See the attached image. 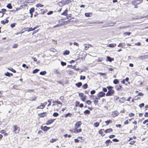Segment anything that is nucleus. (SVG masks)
<instances>
[{
    "instance_id": "nucleus-1",
    "label": "nucleus",
    "mask_w": 148,
    "mask_h": 148,
    "mask_svg": "<svg viewBox=\"0 0 148 148\" xmlns=\"http://www.w3.org/2000/svg\"><path fill=\"white\" fill-rule=\"evenodd\" d=\"M82 124L81 121L77 122L75 125V128L73 130H70V131L72 133H78L82 132V130L81 128L77 129L80 127Z\"/></svg>"
},
{
    "instance_id": "nucleus-2",
    "label": "nucleus",
    "mask_w": 148,
    "mask_h": 148,
    "mask_svg": "<svg viewBox=\"0 0 148 148\" xmlns=\"http://www.w3.org/2000/svg\"><path fill=\"white\" fill-rule=\"evenodd\" d=\"M108 89V91L106 93V95L107 96H111L114 93V91L113 89V87L109 86L107 87Z\"/></svg>"
},
{
    "instance_id": "nucleus-3",
    "label": "nucleus",
    "mask_w": 148,
    "mask_h": 148,
    "mask_svg": "<svg viewBox=\"0 0 148 148\" xmlns=\"http://www.w3.org/2000/svg\"><path fill=\"white\" fill-rule=\"evenodd\" d=\"M13 132L15 134L18 133L20 131V128L16 125H14L12 127Z\"/></svg>"
},
{
    "instance_id": "nucleus-4",
    "label": "nucleus",
    "mask_w": 148,
    "mask_h": 148,
    "mask_svg": "<svg viewBox=\"0 0 148 148\" xmlns=\"http://www.w3.org/2000/svg\"><path fill=\"white\" fill-rule=\"evenodd\" d=\"M101 97L102 92H101L97 95V97H96L94 101V103L95 104H97L98 102V100Z\"/></svg>"
},
{
    "instance_id": "nucleus-5",
    "label": "nucleus",
    "mask_w": 148,
    "mask_h": 148,
    "mask_svg": "<svg viewBox=\"0 0 148 148\" xmlns=\"http://www.w3.org/2000/svg\"><path fill=\"white\" fill-rule=\"evenodd\" d=\"M67 21H64L62 19L60 20L59 21V22H62V23L60 24H57V25H55L53 27L55 28L56 27H60V26L62 25L66 24L67 23Z\"/></svg>"
},
{
    "instance_id": "nucleus-6",
    "label": "nucleus",
    "mask_w": 148,
    "mask_h": 148,
    "mask_svg": "<svg viewBox=\"0 0 148 148\" xmlns=\"http://www.w3.org/2000/svg\"><path fill=\"white\" fill-rule=\"evenodd\" d=\"M47 102H46L43 103H41L40 106L37 107V109H43L45 107V106L47 104Z\"/></svg>"
},
{
    "instance_id": "nucleus-7",
    "label": "nucleus",
    "mask_w": 148,
    "mask_h": 148,
    "mask_svg": "<svg viewBox=\"0 0 148 148\" xmlns=\"http://www.w3.org/2000/svg\"><path fill=\"white\" fill-rule=\"evenodd\" d=\"M79 96L81 97V99L83 101H85L86 99V95H84V93H80L79 94Z\"/></svg>"
},
{
    "instance_id": "nucleus-8",
    "label": "nucleus",
    "mask_w": 148,
    "mask_h": 148,
    "mask_svg": "<svg viewBox=\"0 0 148 148\" xmlns=\"http://www.w3.org/2000/svg\"><path fill=\"white\" fill-rule=\"evenodd\" d=\"M55 120V119H51L48 120L46 122V124L47 125L51 124L53 123Z\"/></svg>"
},
{
    "instance_id": "nucleus-9",
    "label": "nucleus",
    "mask_w": 148,
    "mask_h": 148,
    "mask_svg": "<svg viewBox=\"0 0 148 148\" xmlns=\"http://www.w3.org/2000/svg\"><path fill=\"white\" fill-rule=\"evenodd\" d=\"M50 128V127H47L46 126H45L44 127L43 126H41V129L44 131H46L48 130Z\"/></svg>"
},
{
    "instance_id": "nucleus-10",
    "label": "nucleus",
    "mask_w": 148,
    "mask_h": 148,
    "mask_svg": "<svg viewBox=\"0 0 148 148\" xmlns=\"http://www.w3.org/2000/svg\"><path fill=\"white\" fill-rule=\"evenodd\" d=\"M53 106L55 105L56 104L57 105L60 104L61 105L62 104V103L61 102L58 101V100L57 101H53Z\"/></svg>"
},
{
    "instance_id": "nucleus-11",
    "label": "nucleus",
    "mask_w": 148,
    "mask_h": 148,
    "mask_svg": "<svg viewBox=\"0 0 148 148\" xmlns=\"http://www.w3.org/2000/svg\"><path fill=\"white\" fill-rule=\"evenodd\" d=\"M46 112H43L38 114V116L40 117H43L47 116Z\"/></svg>"
},
{
    "instance_id": "nucleus-12",
    "label": "nucleus",
    "mask_w": 148,
    "mask_h": 148,
    "mask_svg": "<svg viewBox=\"0 0 148 148\" xmlns=\"http://www.w3.org/2000/svg\"><path fill=\"white\" fill-rule=\"evenodd\" d=\"M119 113L116 111H114L112 112V115L114 117L116 116L119 115Z\"/></svg>"
},
{
    "instance_id": "nucleus-13",
    "label": "nucleus",
    "mask_w": 148,
    "mask_h": 148,
    "mask_svg": "<svg viewBox=\"0 0 148 148\" xmlns=\"http://www.w3.org/2000/svg\"><path fill=\"white\" fill-rule=\"evenodd\" d=\"M114 60V58H111L109 56H107L106 58V61L107 62L109 61L111 62L112 61Z\"/></svg>"
},
{
    "instance_id": "nucleus-14",
    "label": "nucleus",
    "mask_w": 148,
    "mask_h": 148,
    "mask_svg": "<svg viewBox=\"0 0 148 148\" xmlns=\"http://www.w3.org/2000/svg\"><path fill=\"white\" fill-rule=\"evenodd\" d=\"M85 50H87L89 47H92V45L90 44H85Z\"/></svg>"
},
{
    "instance_id": "nucleus-15",
    "label": "nucleus",
    "mask_w": 148,
    "mask_h": 148,
    "mask_svg": "<svg viewBox=\"0 0 148 148\" xmlns=\"http://www.w3.org/2000/svg\"><path fill=\"white\" fill-rule=\"evenodd\" d=\"M68 10L67 9L65 10L61 14V15L67 16Z\"/></svg>"
},
{
    "instance_id": "nucleus-16",
    "label": "nucleus",
    "mask_w": 148,
    "mask_h": 148,
    "mask_svg": "<svg viewBox=\"0 0 148 148\" xmlns=\"http://www.w3.org/2000/svg\"><path fill=\"white\" fill-rule=\"evenodd\" d=\"M92 15V12L86 13L85 14V16L87 17H89L91 16Z\"/></svg>"
},
{
    "instance_id": "nucleus-17",
    "label": "nucleus",
    "mask_w": 148,
    "mask_h": 148,
    "mask_svg": "<svg viewBox=\"0 0 148 148\" xmlns=\"http://www.w3.org/2000/svg\"><path fill=\"white\" fill-rule=\"evenodd\" d=\"M112 143V142L110 139L108 140L105 142V144L106 146H108L110 143Z\"/></svg>"
},
{
    "instance_id": "nucleus-18",
    "label": "nucleus",
    "mask_w": 148,
    "mask_h": 148,
    "mask_svg": "<svg viewBox=\"0 0 148 148\" xmlns=\"http://www.w3.org/2000/svg\"><path fill=\"white\" fill-rule=\"evenodd\" d=\"M113 131V130L112 128H109V129H106V130L105 131V132L106 133H110V132H112Z\"/></svg>"
},
{
    "instance_id": "nucleus-19",
    "label": "nucleus",
    "mask_w": 148,
    "mask_h": 148,
    "mask_svg": "<svg viewBox=\"0 0 148 148\" xmlns=\"http://www.w3.org/2000/svg\"><path fill=\"white\" fill-rule=\"evenodd\" d=\"M119 102L121 103H123L125 101V97H123L119 99Z\"/></svg>"
},
{
    "instance_id": "nucleus-20",
    "label": "nucleus",
    "mask_w": 148,
    "mask_h": 148,
    "mask_svg": "<svg viewBox=\"0 0 148 148\" xmlns=\"http://www.w3.org/2000/svg\"><path fill=\"white\" fill-rule=\"evenodd\" d=\"M23 5H21V6H20L19 8H16V10H12V11L15 12L16 11H18V10H19L23 8Z\"/></svg>"
},
{
    "instance_id": "nucleus-21",
    "label": "nucleus",
    "mask_w": 148,
    "mask_h": 148,
    "mask_svg": "<svg viewBox=\"0 0 148 148\" xmlns=\"http://www.w3.org/2000/svg\"><path fill=\"white\" fill-rule=\"evenodd\" d=\"M9 22V20L8 19H6L5 21L2 20L1 21V23L3 25H5L6 23H8Z\"/></svg>"
},
{
    "instance_id": "nucleus-22",
    "label": "nucleus",
    "mask_w": 148,
    "mask_h": 148,
    "mask_svg": "<svg viewBox=\"0 0 148 148\" xmlns=\"http://www.w3.org/2000/svg\"><path fill=\"white\" fill-rule=\"evenodd\" d=\"M116 46V44L115 43H111L108 44V46L110 47H114Z\"/></svg>"
},
{
    "instance_id": "nucleus-23",
    "label": "nucleus",
    "mask_w": 148,
    "mask_h": 148,
    "mask_svg": "<svg viewBox=\"0 0 148 148\" xmlns=\"http://www.w3.org/2000/svg\"><path fill=\"white\" fill-rule=\"evenodd\" d=\"M70 51L68 50H65L63 53V54L64 55H68L70 53Z\"/></svg>"
},
{
    "instance_id": "nucleus-24",
    "label": "nucleus",
    "mask_w": 148,
    "mask_h": 148,
    "mask_svg": "<svg viewBox=\"0 0 148 148\" xmlns=\"http://www.w3.org/2000/svg\"><path fill=\"white\" fill-rule=\"evenodd\" d=\"M72 114L68 113L67 114H64V117L66 118L68 116H69L70 117H71L72 116Z\"/></svg>"
},
{
    "instance_id": "nucleus-25",
    "label": "nucleus",
    "mask_w": 148,
    "mask_h": 148,
    "mask_svg": "<svg viewBox=\"0 0 148 148\" xmlns=\"http://www.w3.org/2000/svg\"><path fill=\"white\" fill-rule=\"evenodd\" d=\"M25 29H26L25 31H27L28 32L34 30L33 28H32V27L26 28Z\"/></svg>"
},
{
    "instance_id": "nucleus-26",
    "label": "nucleus",
    "mask_w": 148,
    "mask_h": 148,
    "mask_svg": "<svg viewBox=\"0 0 148 148\" xmlns=\"http://www.w3.org/2000/svg\"><path fill=\"white\" fill-rule=\"evenodd\" d=\"M122 87L121 85H116V88L117 90H120L121 89Z\"/></svg>"
},
{
    "instance_id": "nucleus-27",
    "label": "nucleus",
    "mask_w": 148,
    "mask_h": 148,
    "mask_svg": "<svg viewBox=\"0 0 148 148\" xmlns=\"http://www.w3.org/2000/svg\"><path fill=\"white\" fill-rule=\"evenodd\" d=\"M75 85L77 87H80L82 85V83L81 82H79L75 84Z\"/></svg>"
},
{
    "instance_id": "nucleus-28",
    "label": "nucleus",
    "mask_w": 148,
    "mask_h": 148,
    "mask_svg": "<svg viewBox=\"0 0 148 148\" xmlns=\"http://www.w3.org/2000/svg\"><path fill=\"white\" fill-rule=\"evenodd\" d=\"M58 140V138H52L50 140V142L51 143H53L55 142H56Z\"/></svg>"
},
{
    "instance_id": "nucleus-29",
    "label": "nucleus",
    "mask_w": 148,
    "mask_h": 148,
    "mask_svg": "<svg viewBox=\"0 0 148 148\" xmlns=\"http://www.w3.org/2000/svg\"><path fill=\"white\" fill-rule=\"evenodd\" d=\"M5 76H8L9 77H10V76H12L13 75V74L12 73H9L7 72L5 74Z\"/></svg>"
},
{
    "instance_id": "nucleus-30",
    "label": "nucleus",
    "mask_w": 148,
    "mask_h": 148,
    "mask_svg": "<svg viewBox=\"0 0 148 148\" xmlns=\"http://www.w3.org/2000/svg\"><path fill=\"white\" fill-rule=\"evenodd\" d=\"M37 7H43L44 5L40 3H37L36 5Z\"/></svg>"
},
{
    "instance_id": "nucleus-31",
    "label": "nucleus",
    "mask_w": 148,
    "mask_h": 148,
    "mask_svg": "<svg viewBox=\"0 0 148 148\" xmlns=\"http://www.w3.org/2000/svg\"><path fill=\"white\" fill-rule=\"evenodd\" d=\"M37 99V97L36 96L32 97L31 98V99L30 100L32 101H35Z\"/></svg>"
},
{
    "instance_id": "nucleus-32",
    "label": "nucleus",
    "mask_w": 148,
    "mask_h": 148,
    "mask_svg": "<svg viewBox=\"0 0 148 148\" xmlns=\"http://www.w3.org/2000/svg\"><path fill=\"white\" fill-rule=\"evenodd\" d=\"M88 87V85L87 84H85L82 86V88L84 89H86Z\"/></svg>"
},
{
    "instance_id": "nucleus-33",
    "label": "nucleus",
    "mask_w": 148,
    "mask_h": 148,
    "mask_svg": "<svg viewBox=\"0 0 148 148\" xmlns=\"http://www.w3.org/2000/svg\"><path fill=\"white\" fill-rule=\"evenodd\" d=\"M7 7L9 9H11L12 8L11 3L8 4L7 5Z\"/></svg>"
},
{
    "instance_id": "nucleus-34",
    "label": "nucleus",
    "mask_w": 148,
    "mask_h": 148,
    "mask_svg": "<svg viewBox=\"0 0 148 148\" xmlns=\"http://www.w3.org/2000/svg\"><path fill=\"white\" fill-rule=\"evenodd\" d=\"M46 73L47 72L45 71H43L40 72V74L41 75H45Z\"/></svg>"
},
{
    "instance_id": "nucleus-35",
    "label": "nucleus",
    "mask_w": 148,
    "mask_h": 148,
    "mask_svg": "<svg viewBox=\"0 0 148 148\" xmlns=\"http://www.w3.org/2000/svg\"><path fill=\"white\" fill-rule=\"evenodd\" d=\"M90 113V111L88 110H86L84 112L85 114H89Z\"/></svg>"
},
{
    "instance_id": "nucleus-36",
    "label": "nucleus",
    "mask_w": 148,
    "mask_h": 148,
    "mask_svg": "<svg viewBox=\"0 0 148 148\" xmlns=\"http://www.w3.org/2000/svg\"><path fill=\"white\" fill-rule=\"evenodd\" d=\"M34 8H32L30 9L29 12L30 13H33L34 12Z\"/></svg>"
},
{
    "instance_id": "nucleus-37",
    "label": "nucleus",
    "mask_w": 148,
    "mask_h": 148,
    "mask_svg": "<svg viewBox=\"0 0 148 148\" xmlns=\"http://www.w3.org/2000/svg\"><path fill=\"white\" fill-rule=\"evenodd\" d=\"M113 83L115 84H117L119 83V81L117 79H115L113 81Z\"/></svg>"
},
{
    "instance_id": "nucleus-38",
    "label": "nucleus",
    "mask_w": 148,
    "mask_h": 148,
    "mask_svg": "<svg viewBox=\"0 0 148 148\" xmlns=\"http://www.w3.org/2000/svg\"><path fill=\"white\" fill-rule=\"evenodd\" d=\"M112 122V121L110 120H107L105 122V123L107 125H108L109 123H111Z\"/></svg>"
},
{
    "instance_id": "nucleus-39",
    "label": "nucleus",
    "mask_w": 148,
    "mask_h": 148,
    "mask_svg": "<svg viewBox=\"0 0 148 148\" xmlns=\"http://www.w3.org/2000/svg\"><path fill=\"white\" fill-rule=\"evenodd\" d=\"M39 71V70L38 69H36L35 70H34L33 71V73H36L38 72V71Z\"/></svg>"
},
{
    "instance_id": "nucleus-40",
    "label": "nucleus",
    "mask_w": 148,
    "mask_h": 148,
    "mask_svg": "<svg viewBox=\"0 0 148 148\" xmlns=\"http://www.w3.org/2000/svg\"><path fill=\"white\" fill-rule=\"evenodd\" d=\"M131 33L130 32H126L124 33V35L125 36H129L130 35Z\"/></svg>"
},
{
    "instance_id": "nucleus-41",
    "label": "nucleus",
    "mask_w": 148,
    "mask_h": 148,
    "mask_svg": "<svg viewBox=\"0 0 148 148\" xmlns=\"http://www.w3.org/2000/svg\"><path fill=\"white\" fill-rule=\"evenodd\" d=\"M59 114L57 112H54L53 113V116L54 117H57L59 115Z\"/></svg>"
},
{
    "instance_id": "nucleus-42",
    "label": "nucleus",
    "mask_w": 148,
    "mask_h": 148,
    "mask_svg": "<svg viewBox=\"0 0 148 148\" xmlns=\"http://www.w3.org/2000/svg\"><path fill=\"white\" fill-rule=\"evenodd\" d=\"M99 125V122H96L94 124V126L95 127H97Z\"/></svg>"
},
{
    "instance_id": "nucleus-43",
    "label": "nucleus",
    "mask_w": 148,
    "mask_h": 148,
    "mask_svg": "<svg viewBox=\"0 0 148 148\" xmlns=\"http://www.w3.org/2000/svg\"><path fill=\"white\" fill-rule=\"evenodd\" d=\"M134 114L133 113H130L129 114V116L130 117L134 116Z\"/></svg>"
},
{
    "instance_id": "nucleus-44",
    "label": "nucleus",
    "mask_w": 148,
    "mask_h": 148,
    "mask_svg": "<svg viewBox=\"0 0 148 148\" xmlns=\"http://www.w3.org/2000/svg\"><path fill=\"white\" fill-rule=\"evenodd\" d=\"M119 99V97L118 96H115L114 97V100L115 101H116Z\"/></svg>"
},
{
    "instance_id": "nucleus-45",
    "label": "nucleus",
    "mask_w": 148,
    "mask_h": 148,
    "mask_svg": "<svg viewBox=\"0 0 148 148\" xmlns=\"http://www.w3.org/2000/svg\"><path fill=\"white\" fill-rule=\"evenodd\" d=\"M61 65L63 66H65L66 64V62H63V61H61Z\"/></svg>"
},
{
    "instance_id": "nucleus-46",
    "label": "nucleus",
    "mask_w": 148,
    "mask_h": 148,
    "mask_svg": "<svg viewBox=\"0 0 148 148\" xmlns=\"http://www.w3.org/2000/svg\"><path fill=\"white\" fill-rule=\"evenodd\" d=\"M86 103L87 104H88L89 105H90L92 103L91 101L89 100H88L87 101H86Z\"/></svg>"
},
{
    "instance_id": "nucleus-47",
    "label": "nucleus",
    "mask_w": 148,
    "mask_h": 148,
    "mask_svg": "<svg viewBox=\"0 0 148 148\" xmlns=\"http://www.w3.org/2000/svg\"><path fill=\"white\" fill-rule=\"evenodd\" d=\"M86 79V77L85 76H83L82 75H81L80 76V79L81 80L83 79L84 80Z\"/></svg>"
},
{
    "instance_id": "nucleus-48",
    "label": "nucleus",
    "mask_w": 148,
    "mask_h": 148,
    "mask_svg": "<svg viewBox=\"0 0 148 148\" xmlns=\"http://www.w3.org/2000/svg\"><path fill=\"white\" fill-rule=\"evenodd\" d=\"M52 101V100L51 99H49L48 100V102L49 103V104L48 105V106H50L51 104V101Z\"/></svg>"
},
{
    "instance_id": "nucleus-49",
    "label": "nucleus",
    "mask_w": 148,
    "mask_h": 148,
    "mask_svg": "<svg viewBox=\"0 0 148 148\" xmlns=\"http://www.w3.org/2000/svg\"><path fill=\"white\" fill-rule=\"evenodd\" d=\"M148 123V119L145 120L143 122V124H145L147 123Z\"/></svg>"
},
{
    "instance_id": "nucleus-50",
    "label": "nucleus",
    "mask_w": 148,
    "mask_h": 148,
    "mask_svg": "<svg viewBox=\"0 0 148 148\" xmlns=\"http://www.w3.org/2000/svg\"><path fill=\"white\" fill-rule=\"evenodd\" d=\"M136 142V141L135 140H133L131 141L129 144L131 145H134Z\"/></svg>"
},
{
    "instance_id": "nucleus-51",
    "label": "nucleus",
    "mask_w": 148,
    "mask_h": 148,
    "mask_svg": "<svg viewBox=\"0 0 148 148\" xmlns=\"http://www.w3.org/2000/svg\"><path fill=\"white\" fill-rule=\"evenodd\" d=\"M6 10L5 9H1V12H2L3 13L2 16H3L4 14V12H6Z\"/></svg>"
},
{
    "instance_id": "nucleus-52",
    "label": "nucleus",
    "mask_w": 148,
    "mask_h": 148,
    "mask_svg": "<svg viewBox=\"0 0 148 148\" xmlns=\"http://www.w3.org/2000/svg\"><path fill=\"white\" fill-rule=\"evenodd\" d=\"M16 23H12L10 24V26L11 27L13 28L15 26Z\"/></svg>"
},
{
    "instance_id": "nucleus-53",
    "label": "nucleus",
    "mask_w": 148,
    "mask_h": 148,
    "mask_svg": "<svg viewBox=\"0 0 148 148\" xmlns=\"http://www.w3.org/2000/svg\"><path fill=\"white\" fill-rule=\"evenodd\" d=\"M18 46V45L17 44H15L13 45L12 47L14 48H16Z\"/></svg>"
},
{
    "instance_id": "nucleus-54",
    "label": "nucleus",
    "mask_w": 148,
    "mask_h": 148,
    "mask_svg": "<svg viewBox=\"0 0 148 148\" xmlns=\"http://www.w3.org/2000/svg\"><path fill=\"white\" fill-rule=\"evenodd\" d=\"M112 141L115 142H118L119 141V140L116 138H114L112 139Z\"/></svg>"
},
{
    "instance_id": "nucleus-55",
    "label": "nucleus",
    "mask_w": 148,
    "mask_h": 148,
    "mask_svg": "<svg viewBox=\"0 0 148 148\" xmlns=\"http://www.w3.org/2000/svg\"><path fill=\"white\" fill-rule=\"evenodd\" d=\"M144 106V103H141L139 105V106L141 108L143 107Z\"/></svg>"
},
{
    "instance_id": "nucleus-56",
    "label": "nucleus",
    "mask_w": 148,
    "mask_h": 148,
    "mask_svg": "<svg viewBox=\"0 0 148 148\" xmlns=\"http://www.w3.org/2000/svg\"><path fill=\"white\" fill-rule=\"evenodd\" d=\"M128 123H129V121H128V120H126L125 121H124V124L125 125H127V124H128Z\"/></svg>"
},
{
    "instance_id": "nucleus-57",
    "label": "nucleus",
    "mask_w": 148,
    "mask_h": 148,
    "mask_svg": "<svg viewBox=\"0 0 148 148\" xmlns=\"http://www.w3.org/2000/svg\"><path fill=\"white\" fill-rule=\"evenodd\" d=\"M143 95L144 94L142 92H140L138 94L137 96H143Z\"/></svg>"
},
{
    "instance_id": "nucleus-58",
    "label": "nucleus",
    "mask_w": 148,
    "mask_h": 148,
    "mask_svg": "<svg viewBox=\"0 0 148 148\" xmlns=\"http://www.w3.org/2000/svg\"><path fill=\"white\" fill-rule=\"evenodd\" d=\"M95 91L94 90H93L92 91H91L90 92V93L91 94H95Z\"/></svg>"
},
{
    "instance_id": "nucleus-59",
    "label": "nucleus",
    "mask_w": 148,
    "mask_h": 148,
    "mask_svg": "<svg viewBox=\"0 0 148 148\" xmlns=\"http://www.w3.org/2000/svg\"><path fill=\"white\" fill-rule=\"evenodd\" d=\"M135 45L137 46H140L141 45V44L140 42H138L137 43H135Z\"/></svg>"
},
{
    "instance_id": "nucleus-60",
    "label": "nucleus",
    "mask_w": 148,
    "mask_h": 148,
    "mask_svg": "<svg viewBox=\"0 0 148 148\" xmlns=\"http://www.w3.org/2000/svg\"><path fill=\"white\" fill-rule=\"evenodd\" d=\"M115 136L114 135H111L109 136V137L110 138H112L114 137Z\"/></svg>"
},
{
    "instance_id": "nucleus-61",
    "label": "nucleus",
    "mask_w": 148,
    "mask_h": 148,
    "mask_svg": "<svg viewBox=\"0 0 148 148\" xmlns=\"http://www.w3.org/2000/svg\"><path fill=\"white\" fill-rule=\"evenodd\" d=\"M53 13V12L52 11H50L47 13L48 15H50L52 14Z\"/></svg>"
},
{
    "instance_id": "nucleus-62",
    "label": "nucleus",
    "mask_w": 148,
    "mask_h": 148,
    "mask_svg": "<svg viewBox=\"0 0 148 148\" xmlns=\"http://www.w3.org/2000/svg\"><path fill=\"white\" fill-rule=\"evenodd\" d=\"M73 44H74V45H76V46H77L78 47L79 46V44H78L77 42H74L73 43Z\"/></svg>"
},
{
    "instance_id": "nucleus-63",
    "label": "nucleus",
    "mask_w": 148,
    "mask_h": 148,
    "mask_svg": "<svg viewBox=\"0 0 148 148\" xmlns=\"http://www.w3.org/2000/svg\"><path fill=\"white\" fill-rule=\"evenodd\" d=\"M10 70L11 71H12L14 73H16V71L15 70L13 69L12 68H11V69H10Z\"/></svg>"
},
{
    "instance_id": "nucleus-64",
    "label": "nucleus",
    "mask_w": 148,
    "mask_h": 148,
    "mask_svg": "<svg viewBox=\"0 0 148 148\" xmlns=\"http://www.w3.org/2000/svg\"><path fill=\"white\" fill-rule=\"evenodd\" d=\"M145 117H148V112H146L144 115Z\"/></svg>"
}]
</instances>
